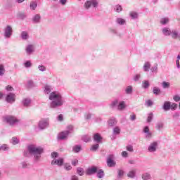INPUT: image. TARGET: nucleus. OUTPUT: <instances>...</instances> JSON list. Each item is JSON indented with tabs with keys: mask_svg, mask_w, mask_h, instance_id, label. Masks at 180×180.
<instances>
[{
	"mask_svg": "<svg viewBox=\"0 0 180 180\" xmlns=\"http://www.w3.org/2000/svg\"><path fill=\"white\" fill-rule=\"evenodd\" d=\"M49 101H52L50 104V107L52 109H56V108H60L64 105V100L63 99V96L58 91H53L49 94Z\"/></svg>",
	"mask_w": 180,
	"mask_h": 180,
	"instance_id": "obj_1",
	"label": "nucleus"
},
{
	"mask_svg": "<svg viewBox=\"0 0 180 180\" xmlns=\"http://www.w3.org/2000/svg\"><path fill=\"white\" fill-rule=\"evenodd\" d=\"M27 151L34 157V161L39 162L41 158V154L44 153V148L41 146H37L34 144H30L27 146Z\"/></svg>",
	"mask_w": 180,
	"mask_h": 180,
	"instance_id": "obj_2",
	"label": "nucleus"
},
{
	"mask_svg": "<svg viewBox=\"0 0 180 180\" xmlns=\"http://www.w3.org/2000/svg\"><path fill=\"white\" fill-rule=\"evenodd\" d=\"M110 108H111V109L117 108V110H124V109H126V102L120 101L119 98L115 99L110 104Z\"/></svg>",
	"mask_w": 180,
	"mask_h": 180,
	"instance_id": "obj_3",
	"label": "nucleus"
},
{
	"mask_svg": "<svg viewBox=\"0 0 180 180\" xmlns=\"http://www.w3.org/2000/svg\"><path fill=\"white\" fill-rule=\"evenodd\" d=\"M91 6H93V8H98V6H99L98 0H88L84 4L85 9H89Z\"/></svg>",
	"mask_w": 180,
	"mask_h": 180,
	"instance_id": "obj_4",
	"label": "nucleus"
},
{
	"mask_svg": "<svg viewBox=\"0 0 180 180\" xmlns=\"http://www.w3.org/2000/svg\"><path fill=\"white\" fill-rule=\"evenodd\" d=\"M4 119L10 126H16L19 123V120L13 116H6Z\"/></svg>",
	"mask_w": 180,
	"mask_h": 180,
	"instance_id": "obj_5",
	"label": "nucleus"
},
{
	"mask_svg": "<svg viewBox=\"0 0 180 180\" xmlns=\"http://www.w3.org/2000/svg\"><path fill=\"white\" fill-rule=\"evenodd\" d=\"M49 124H50V121L49 119H43L39 121L38 127L40 129V130H44V129L49 127Z\"/></svg>",
	"mask_w": 180,
	"mask_h": 180,
	"instance_id": "obj_6",
	"label": "nucleus"
},
{
	"mask_svg": "<svg viewBox=\"0 0 180 180\" xmlns=\"http://www.w3.org/2000/svg\"><path fill=\"white\" fill-rule=\"evenodd\" d=\"M16 101V95L13 93H8L6 96V102L7 103H15Z\"/></svg>",
	"mask_w": 180,
	"mask_h": 180,
	"instance_id": "obj_7",
	"label": "nucleus"
},
{
	"mask_svg": "<svg viewBox=\"0 0 180 180\" xmlns=\"http://www.w3.org/2000/svg\"><path fill=\"white\" fill-rule=\"evenodd\" d=\"M12 33H13L12 27L11 25H7L6 27L4 29L5 39H11V37L12 36Z\"/></svg>",
	"mask_w": 180,
	"mask_h": 180,
	"instance_id": "obj_8",
	"label": "nucleus"
},
{
	"mask_svg": "<svg viewBox=\"0 0 180 180\" xmlns=\"http://www.w3.org/2000/svg\"><path fill=\"white\" fill-rule=\"evenodd\" d=\"M113 158H115V156L113 155H108V157L107 158L108 167H112L116 165V162H115V160H113Z\"/></svg>",
	"mask_w": 180,
	"mask_h": 180,
	"instance_id": "obj_9",
	"label": "nucleus"
},
{
	"mask_svg": "<svg viewBox=\"0 0 180 180\" xmlns=\"http://www.w3.org/2000/svg\"><path fill=\"white\" fill-rule=\"evenodd\" d=\"M51 165H58V167H62L64 164V159L59 158V159H53L51 162Z\"/></svg>",
	"mask_w": 180,
	"mask_h": 180,
	"instance_id": "obj_10",
	"label": "nucleus"
},
{
	"mask_svg": "<svg viewBox=\"0 0 180 180\" xmlns=\"http://www.w3.org/2000/svg\"><path fill=\"white\" fill-rule=\"evenodd\" d=\"M70 131H64L60 132L58 136V140H65V139H67L70 135Z\"/></svg>",
	"mask_w": 180,
	"mask_h": 180,
	"instance_id": "obj_11",
	"label": "nucleus"
},
{
	"mask_svg": "<svg viewBox=\"0 0 180 180\" xmlns=\"http://www.w3.org/2000/svg\"><path fill=\"white\" fill-rule=\"evenodd\" d=\"M96 172H98V167L96 166H92L87 169L86 174V175H94V174H96Z\"/></svg>",
	"mask_w": 180,
	"mask_h": 180,
	"instance_id": "obj_12",
	"label": "nucleus"
},
{
	"mask_svg": "<svg viewBox=\"0 0 180 180\" xmlns=\"http://www.w3.org/2000/svg\"><path fill=\"white\" fill-rule=\"evenodd\" d=\"M158 146V143L157 142L151 143L148 148L149 153H155L157 151Z\"/></svg>",
	"mask_w": 180,
	"mask_h": 180,
	"instance_id": "obj_13",
	"label": "nucleus"
},
{
	"mask_svg": "<svg viewBox=\"0 0 180 180\" xmlns=\"http://www.w3.org/2000/svg\"><path fill=\"white\" fill-rule=\"evenodd\" d=\"M25 51L28 56L34 53V45L29 44L25 48Z\"/></svg>",
	"mask_w": 180,
	"mask_h": 180,
	"instance_id": "obj_14",
	"label": "nucleus"
},
{
	"mask_svg": "<svg viewBox=\"0 0 180 180\" xmlns=\"http://www.w3.org/2000/svg\"><path fill=\"white\" fill-rule=\"evenodd\" d=\"M162 109L165 112H168L171 109V103L169 101H165L162 105Z\"/></svg>",
	"mask_w": 180,
	"mask_h": 180,
	"instance_id": "obj_15",
	"label": "nucleus"
},
{
	"mask_svg": "<svg viewBox=\"0 0 180 180\" xmlns=\"http://www.w3.org/2000/svg\"><path fill=\"white\" fill-rule=\"evenodd\" d=\"M32 20L33 23H40V20H41V16L40 14H36L32 17Z\"/></svg>",
	"mask_w": 180,
	"mask_h": 180,
	"instance_id": "obj_16",
	"label": "nucleus"
},
{
	"mask_svg": "<svg viewBox=\"0 0 180 180\" xmlns=\"http://www.w3.org/2000/svg\"><path fill=\"white\" fill-rule=\"evenodd\" d=\"M136 172H137L136 169H134L130 170L127 174L128 178H131V179L136 178Z\"/></svg>",
	"mask_w": 180,
	"mask_h": 180,
	"instance_id": "obj_17",
	"label": "nucleus"
},
{
	"mask_svg": "<svg viewBox=\"0 0 180 180\" xmlns=\"http://www.w3.org/2000/svg\"><path fill=\"white\" fill-rule=\"evenodd\" d=\"M102 136H101V134L96 133V134H94V141L96 142V143H102Z\"/></svg>",
	"mask_w": 180,
	"mask_h": 180,
	"instance_id": "obj_18",
	"label": "nucleus"
},
{
	"mask_svg": "<svg viewBox=\"0 0 180 180\" xmlns=\"http://www.w3.org/2000/svg\"><path fill=\"white\" fill-rule=\"evenodd\" d=\"M108 126H110V127H113V126H116L117 121L116 120V118L115 117H111L108 121Z\"/></svg>",
	"mask_w": 180,
	"mask_h": 180,
	"instance_id": "obj_19",
	"label": "nucleus"
},
{
	"mask_svg": "<svg viewBox=\"0 0 180 180\" xmlns=\"http://www.w3.org/2000/svg\"><path fill=\"white\" fill-rule=\"evenodd\" d=\"M150 68H151V64H150V62H146L143 67V71L145 72H148V71H150Z\"/></svg>",
	"mask_w": 180,
	"mask_h": 180,
	"instance_id": "obj_20",
	"label": "nucleus"
},
{
	"mask_svg": "<svg viewBox=\"0 0 180 180\" xmlns=\"http://www.w3.org/2000/svg\"><path fill=\"white\" fill-rule=\"evenodd\" d=\"M109 33H111V34H115V36L120 37V33L117 32V30L113 27L108 28Z\"/></svg>",
	"mask_w": 180,
	"mask_h": 180,
	"instance_id": "obj_21",
	"label": "nucleus"
},
{
	"mask_svg": "<svg viewBox=\"0 0 180 180\" xmlns=\"http://www.w3.org/2000/svg\"><path fill=\"white\" fill-rule=\"evenodd\" d=\"M51 91H53V87L50 85H45L44 86V94L46 95H49V94H51Z\"/></svg>",
	"mask_w": 180,
	"mask_h": 180,
	"instance_id": "obj_22",
	"label": "nucleus"
},
{
	"mask_svg": "<svg viewBox=\"0 0 180 180\" xmlns=\"http://www.w3.org/2000/svg\"><path fill=\"white\" fill-rule=\"evenodd\" d=\"M115 22L117 25H120V26H123L124 25H126V20L122 18H117Z\"/></svg>",
	"mask_w": 180,
	"mask_h": 180,
	"instance_id": "obj_23",
	"label": "nucleus"
},
{
	"mask_svg": "<svg viewBox=\"0 0 180 180\" xmlns=\"http://www.w3.org/2000/svg\"><path fill=\"white\" fill-rule=\"evenodd\" d=\"M170 36L172 37V39H178L179 33L178 32V31L172 30L170 32Z\"/></svg>",
	"mask_w": 180,
	"mask_h": 180,
	"instance_id": "obj_24",
	"label": "nucleus"
},
{
	"mask_svg": "<svg viewBox=\"0 0 180 180\" xmlns=\"http://www.w3.org/2000/svg\"><path fill=\"white\" fill-rule=\"evenodd\" d=\"M162 32L165 36H170L172 31L169 27H164L162 28Z\"/></svg>",
	"mask_w": 180,
	"mask_h": 180,
	"instance_id": "obj_25",
	"label": "nucleus"
},
{
	"mask_svg": "<svg viewBox=\"0 0 180 180\" xmlns=\"http://www.w3.org/2000/svg\"><path fill=\"white\" fill-rule=\"evenodd\" d=\"M82 150V147L81 145H75L72 147V151L73 153H79Z\"/></svg>",
	"mask_w": 180,
	"mask_h": 180,
	"instance_id": "obj_26",
	"label": "nucleus"
},
{
	"mask_svg": "<svg viewBox=\"0 0 180 180\" xmlns=\"http://www.w3.org/2000/svg\"><path fill=\"white\" fill-rule=\"evenodd\" d=\"M31 103H32V101L30 100V98H25L24 100H22V105L25 108L30 106Z\"/></svg>",
	"mask_w": 180,
	"mask_h": 180,
	"instance_id": "obj_27",
	"label": "nucleus"
},
{
	"mask_svg": "<svg viewBox=\"0 0 180 180\" xmlns=\"http://www.w3.org/2000/svg\"><path fill=\"white\" fill-rule=\"evenodd\" d=\"M114 11L117 12V13H120V12L123 11V7H122L121 5L117 4L114 6Z\"/></svg>",
	"mask_w": 180,
	"mask_h": 180,
	"instance_id": "obj_28",
	"label": "nucleus"
},
{
	"mask_svg": "<svg viewBox=\"0 0 180 180\" xmlns=\"http://www.w3.org/2000/svg\"><path fill=\"white\" fill-rule=\"evenodd\" d=\"M20 37L22 40H27V39H29V34L27 32L22 31L21 32Z\"/></svg>",
	"mask_w": 180,
	"mask_h": 180,
	"instance_id": "obj_29",
	"label": "nucleus"
},
{
	"mask_svg": "<svg viewBox=\"0 0 180 180\" xmlns=\"http://www.w3.org/2000/svg\"><path fill=\"white\" fill-rule=\"evenodd\" d=\"M125 94H127V95H131V94H133V86H127V88L125 89Z\"/></svg>",
	"mask_w": 180,
	"mask_h": 180,
	"instance_id": "obj_30",
	"label": "nucleus"
},
{
	"mask_svg": "<svg viewBox=\"0 0 180 180\" xmlns=\"http://www.w3.org/2000/svg\"><path fill=\"white\" fill-rule=\"evenodd\" d=\"M36 8H37V2L31 1L30 4V8L31 11H36Z\"/></svg>",
	"mask_w": 180,
	"mask_h": 180,
	"instance_id": "obj_31",
	"label": "nucleus"
},
{
	"mask_svg": "<svg viewBox=\"0 0 180 180\" xmlns=\"http://www.w3.org/2000/svg\"><path fill=\"white\" fill-rule=\"evenodd\" d=\"M120 128L119 127H115L112 129V134L115 136H119L120 134Z\"/></svg>",
	"mask_w": 180,
	"mask_h": 180,
	"instance_id": "obj_32",
	"label": "nucleus"
},
{
	"mask_svg": "<svg viewBox=\"0 0 180 180\" xmlns=\"http://www.w3.org/2000/svg\"><path fill=\"white\" fill-rule=\"evenodd\" d=\"M82 140L84 141V143H89L91 141V136L89 135H84L82 137Z\"/></svg>",
	"mask_w": 180,
	"mask_h": 180,
	"instance_id": "obj_33",
	"label": "nucleus"
},
{
	"mask_svg": "<svg viewBox=\"0 0 180 180\" xmlns=\"http://www.w3.org/2000/svg\"><path fill=\"white\" fill-rule=\"evenodd\" d=\"M168 23H169V18H163L160 20V24L165 25H168Z\"/></svg>",
	"mask_w": 180,
	"mask_h": 180,
	"instance_id": "obj_34",
	"label": "nucleus"
},
{
	"mask_svg": "<svg viewBox=\"0 0 180 180\" xmlns=\"http://www.w3.org/2000/svg\"><path fill=\"white\" fill-rule=\"evenodd\" d=\"M150 71L151 72H155L157 74V72H158V64H154L153 66L150 68Z\"/></svg>",
	"mask_w": 180,
	"mask_h": 180,
	"instance_id": "obj_35",
	"label": "nucleus"
},
{
	"mask_svg": "<svg viewBox=\"0 0 180 180\" xmlns=\"http://www.w3.org/2000/svg\"><path fill=\"white\" fill-rule=\"evenodd\" d=\"M142 179L143 180L151 179V174H150V173H143L142 174Z\"/></svg>",
	"mask_w": 180,
	"mask_h": 180,
	"instance_id": "obj_36",
	"label": "nucleus"
},
{
	"mask_svg": "<svg viewBox=\"0 0 180 180\" xmlns=\"http://www.w3.org/2000/svg\"><path fill=\"white\" fill-rule=\"evenodd\" d=\"M5 66L4 65L0 64V77H4L5 75Z\"/></svg>",
	"mask_w": 180,
	"mask_h": 180,
	"instance_id": "obj_37",
	"label": "nucleus"
},
{
	"mask_svg": "<svg viewBox=\"0 0 180 180\" xmlns=\"http://www.w3.org/2000/svg\"><path fill=\"white\" fill-rule=\"evenodd\" d=\"M140 79H141V75L140 74H136L135 75H134L133 77V80L135 82H139V81H140Z\"/></svg>",
	"mask_w": 180,
	"mask_h": 180,
	"instance_id": "obj_38",
	"label": "nucleus"
},
{
	"mask_svg": "<svg viewBox=\"0 0 180 180\" xmlns=\"http://www.w3.org/2000/svg\"><path fill=\"white\" fill-rule=\"evenodd\" d=\"M171 84H169V82H162V86L164 89H168V88H169Z\"/></svg>",
	"mask_w": 180,
	"mask_h": 180,
	"instance_id": "obj_39",
	"label": "nucleus"
},
{
	"mask_svg": "<svg viewBox=\"0 0 180 180\" xmlns=\"http://www.w3.org/2000/svg\"><path fill=\"white\" fill-rule=\"evenodd\" d=\"M129 15L131 19H138L139 18V13L134 11H131Z\"/></svg>",
	"mask_w": 180,
	"mask_h": 180,
	"instance_id": "obj_40",
	"label": "nucleus"
},
{
	"mask_svg": "<svg viewBox=\"0 0 180 180\" xmlns=\"http://www.w3.org/2000/svg\"><path fill=\"white\" fill-rule=\"evenodd\" d=\"M153 92L154 94V95H159L160 94H161V89H160V88L158 87H154L153 89Z\"/></svg>",
	"mask_w": 180,
	"mask_h": 180,
	"instance_id": "obj_41",
	"label": "nucleus"
},
{
	"mask_svg": "<svg viewBox=\"0 0 180 180\" xmlns=\"http://www.w3.org/2000/svg\"><path fill=\"white\" fill-rule=\"evenodd\" d=\"M150 86V82L148 80H146L144 82L142 83V88L144 89H147Z\"/></svg>",
	"mask_w": 180,
	"mask_h": 180,
	"instance_id": "obj_42",
	"label": "nucleus"
},
{
	"mask_svg": "<svg viewBox=\"0 0 180 180\" xmlns=\"http://www.w3.org/2000/svg\"><path fill=\"white\" fill-rule=\"evenodd\" d=\"M9 150V146L6 144L2 145L0 146V151H8Z\"/></svg>",
	"mask_w": 180,
	"mask_h": 180,
	"instance_id": "obj_43",
	"label": "nucleus"
},
{
	"mask_svg": "<svg viewBox=\"0 0 180 180\" xmlns=\"http://www.w3.org/2000/svg\"><path fill=\"white\" fill-rule=\"evenodd\" d=\"M77 172L79 176H82V175H84V169L82 167H78L77 169Z\"/></svg>",
	"mask_w": 180,
	"mask_h": 180,
	"instance_id": "obj_44",
	"label": "nucleus"
},
{
	"mask_svg": "<svg viewBox=\"0 0 180 180\" xmlns=\"http://www.w3.org/2000/svg\"><path fill=\"white\" fill-rule=\"evenodd\" d=\"M103 176H105V173H103V170L100 169L97 172V177L101 179V178H103Z\"/></svg>",
	"mask_w": 180,
	"mask_h": 180,
	"instance_id": "obj_45",
	"label": "nucleus"
},
{
	"mask_svg": "<svg viewBox=\"0 0 180 180\" xmlns=\"http://www.w3.org/2000/svg\"><path fill=\"white\" fill-rule=\"evenodd\" d=\"M24 67L25 68H30L32 67V62L30 60H27L24 63Z\"/></svg>",
	"mask_w": 180,
	"mask_h": 180,
	"instance_id": "obj_46",
	"label": "nucleus"
},
{
	"mask_svg": "<svg viewBox=\"0 0 180 180\" xmlns=\"http://www.w3.org/2000/svg\"><path fill=\"white\" fill-rule=\"evenodd\" d=\"M11 143L14 146H16V144H19V139L16 137H13L11 139Z\"/></svg>",
	"mask_w": 180,
	"mask_h": 180,
	"instance_id": "obj_47",
	"label": "nucleus"
},
{
	"mask_svg": "<svg viewBox=\"0 0 180 180\" xmlns=\"http://www.w3.org/2000/svg\"><path fill=\"white\" fill-rule=\"evenodd\" d=\"M98 148H99V144L96 143L91 146L90 150H91V151H96V150H98Z\"/></svg>",
	"mask_w": 180,
	"mask_h": 180,
	"instance_id": "obj_48",
	"label": "nucleus"
},
{
	"mask_svg": "<svg viewBox=\"0 0 180 180\" xmlns=\"http://www.w3.org/2000/svg\"><path fill=\"white\" fill-rule=\"evenodd\" d=\"M38 70L41 72H44V71H46V66H44V65H39L38 66Z\"/></svg>",
	"mask_w": 180,
	"mask_h": 180,
	"instance_id": "obj_49",
	"label": "nucleus"
},
{
	"mask_svg": "<svg viewBox=\"0 0 180 180\" xmlns=\"http://www.w3.org/2000/svg\"><path fill=\"white\" fill-rule=\"evenodd\" d=\"M124 175V171L122 169H119L118 170V174H117V178H122Z\"/></svg>",
	"mask_w": 180,
	"mask_h": 180,
	"instance_id": "obj_50",
	"label": "nucleus"
},
{
	"mask_svg": "<svg viewBox=\"0 0 180 180\" xmlns=\"http://www.w3.org/2000/svg\"><path fill=\"white\" fill-rule=\"evenodd\" d=\"M162 127H164V123H162V122H158L156 124V128L158 129V130H161V129H162Z\"/></svg>",
	"mask_w": 180,
	"mask_h": 180,
	"instance_id": "obj_51",
	"label": "nucleus"
},
{
	"mask_svg": "<svg viewBox=\"0 0 180 180\" xmlns=\"http://www.w3.org/2000/svg\"><path fill=\"white\" fill-rule=\"evenodd\" d=\"M65 169H66V171H71V169H72V167L70 164L65 163Z\"/></svg>",
	"mask_w": 180,
	"mask_h": 180,
	"instance_id": "obj_52",
	"label": "nucleus"
},
{
	"mask_svg": "<svg viewBox=\"0 0 180 180\" xmlns=\"http://www.w3.org/2000/svg\"><path fill=\"white\" fill-rule=\"evenodd\" d=\"M34 83H33V81H32V80H30V81H28L27 82V88H33V86H34Z\"/></svg>",
	"mask_w": 180,
	"mask_h": 180,
	"instance_id": "obj_53",
	"label": "nucleus"
},
{
	"mask_svg": "<svg viewBox=\"0 0 180 180\" xmlns=\"http://www.w3.org/2000/svg\"><path fill=\"white\" fill-rule=\"evenodd\" d=\"M153 112L149 113L147 119L148 123H150V122L153 120Z\"/></svg>",
	"mask_w": 180,
	"mask_h": 180,
	"instance_id": "obj_54",
	"label": "nucleus"
},
{
	"mask_svg": "<svg viewBox=\"0 0 180 180\" xmlns=\"http://www.w3.org/2000/svg\"><path fill=\"white\" fill-rule=\"evenodd\" d=\"M177 108H178V105L176 103L171 104L170 109L172 110H176Z\"/></svg>",
	"mask_w": 180,
	"mask_h": 180,
	"instance_id": "obj_55",
	"label": "nucleus"
},
{
	"mask_svg": "<svg viewBox=\"0 0 180 180\" xmlns=\"http://www.w3.org/2000/svg\"><path fill=\"white\" fill-rule=\"evenodd\" d=\"M74 130V126L72 125H69L68 126V130H66V131H70V133H72V131Z\"/></svg>",
	"mask_w": 180,
	"mask_h": 180,
	"instance_id": "obj_56",
	"label": "nucleus"
},
{
	"mask_svg": "<svg viewBox=\"0 0 180 180\" xmlns=\"http://www.w3.org/2000/svg\"><path fill=\"white\" fill-rule=\"evenodd\" d=\"M127 151H129L130 153H133L134 150H133V146L131 145H129L127 146Z\"/></svg>",
	"mask_w": 180,
	"mask_h": 180,
	"instance_id": "obj_57",
	"label": "nucleus"
},
{
	"mask_svg": "<svg viewBox=\"0 0 180 180\" xmlns=\"http://www.w3.org/2000/svg\"><path fill=\"white\" fill-rule=\"evenodd\" d=\"M173 99L175 102H179L180 101V96L179 95H175L174 97H173Z\"/></svg>",
	"mask_w": 180,
	"mask_h": 180,
	"instance_id": "obj_58",
	"label": "nucleus"
},
{
	"mask_svg": "<svg viewBox=\"0 0 180 180\" xmlns=\"http://www.w3.org/2000/svg\"><path fill=\"white\" fill-rule=\"evenodd\" d=\"M51 157L52 158H57V157H58V153L57 152H53L51 154Z\"/></svg>",
	"mask_w": 180,
	"mask_h": 180,
	"instance_id": "obj_59",
	"label": "nucleus"
},
{
	"mask_svg": "<svg viewBox=\"0 0 180 180\" xmlns=\"http://www.w3.org/2000/svg\"><path fill=\"white\" fill-rule=\"evenodd\" d=\"M63 119H64V117L63 116L62 114H60V115L57 117V120H58V122H63Z\"/></svg>",
	"mask_w": 180,
	"mask_h": 180,
	"instance_id": "obj_60",
	"label": "nucleus"
},
{
	"mask_svg": "<svg viewBox=\"0 0 180 180\" xmlns=\"http://www.w3.org/2000/svg\"><path fill=\"white\" fill-rule=\"evenodd\" d=\"M146 134V139H151L153 134H151V132L148 131L145 133Z\"/></svg>",
	"mask_w": 180,
	"mask_h": 180,
	"instance_id": "obj_61",
	"label": "nucleus"
},
{
	"mask_svg": "<svg viewBox=\"0 0 180 180\" xmlns=\"http://www.w3.org/2000/svg\"><path fill=\"white\" fill-rule=\"evenodd\" d=\"M21 165L22 168H26L27 167H28L29 163H27V162H21Z\"/></svg>",
	"mask_w": 180,
	"mask_h": 180,
	"instance_id": "obj_62",
	"label": "nucleus"
},
{
	"mask_svg": "<svg viewBox=\"0 0 180 180\" xmlns=\"http://www.w3.org/2000/svg\"><path fill=\"white\" fill-rule=\"evenodd\" d=\"M77 164H78V160L75 159L72 160V165H73L74 167H75Z\"/></svg>",
	"mask_w": 180,
	"mask_h": 180,
	"instance_id": "obj_63",
	"label": "nucleus"
},
{
	"mask_svg": "<svg viewBox=\"0 0 180 180\" xmlns=\"http://www.w3.org/2000/svg\"><path fill=\"white\" fill-rule=\"evenodd\" d=\"M146 105L147 106H153V101L148 100V101H146Z\"/></svg>",
	"mask_w": 180,
	"mask_h": 180,
	"instance_id": "obj_64",
	"label": "nucleus"
}]
</instances>
